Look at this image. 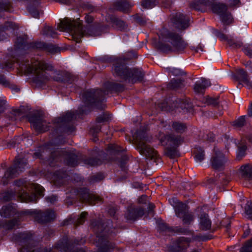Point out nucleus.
Segmentation results:
<instances>
[{
  "instance_id": "2",
  "label": "nucleus",
  "mask_w": 252,
  "mask_h": 252,
  "mask_svg": "<svg viewBox=\"0 0 252 252\" xmlns=\"http://www.w3.org/2000/svg\"><path fill=\"white\" fill-rule=\"evenodd\" d=\"M159 38V41L153 44L163 52L182 53L188 46L181 35L173 30L163 29Z\"/></svg>"
},
{
  "instance_id": "57",
  "label": "nucleus",
  "mask_w": 252,
  "mask_h": 252,
  "mask_svg": "<svg viewBox=\"0 0 252 252\" xmlns=\"http://www.w3.org/2000/svg\"><path fill=\"white\" fill-rule=\"evenodd\" d=\"M57 197L55 195H51L46 198V200L51 203H54L57 200Z\"/></svg>"
},
{
  "instance_id": "50",
  "label": "nucleus",
  "mask_w": 252,
  "mask_h": 252,
  "mask_svg": "<svg viewBox=\"0 0 252 252\" xmlns=\"http://www.w3.org/2000/svg\"><path fill=\"white\" fill-rule=\"evenodd\" d=\"M243 51L247 55L252 57V44L244 47Z\"/></svg>"
},
{
  "instance_id": "54",
  "label": "nucleus",
  "mask_w": 252,
  "mask_h": 252,
  "mask_svg": "<svg viewBox=\"0 0 252 252\" xmlns=\"http://www.w3.org/2000/svg\"><path fill=\"white\" fill-rule=\"evenodd\" d=\"M200 82L202 84V85L203 86V87L205 88V89L207 87H209L211 85V84L210 80H207V79H205V78H202L201 79Z\"/></svg>"
},
{
  "instance_id": "63",
  "label": "nucleus",
  "mask_w": 252,
  "mask_h": 252,
  "mask_svg": "<svg viewBox=\"0 0 252 252\" xmlns=\"http://www.w3.org/2000/svg\"><path fill=\"white\" fill-rule=\"evenodd\" d=\"M85 19L86 22L88 24L92 23L94 21L93 17L90 15H86Z\"/></svg>"
},
{
  "instance_id": "31",
  "label": "nucleus",
  "mask_w": 252,
  "mask_h": 252,
  "mask_svg": "<svg viewBox=\"0 0 252 252\" xmlns=\"http://www.w3.org/2000/svg\"><path fill=\"white\" fill-rule=\"evenodd\" d=\"M193 153L194 154V159L196 162H201L204 159V151L200 147H195Z\"/></svg>"
},
{
  "instance_id": "14",
  "label": "nucleus",
  "mask_w": 252,
  "mask_h": 252,
  "mask_svg": "<svg viewBox=\"0 0 252 252\" xmlns=\"http://www.w3.org/2000/svg\"><path fill=\"white\" fill-rule=\"evenodd\" d=\"M63 158L66 163L70 166H75L77 165L78 156L74 153L73 151L57 149L52 152L51 158L49 159L51 163L52 160H57Z\"/></svg>"
},
{
  "instance_id": "8",
  "label": "nucleus",
  "mask_w": 252,
  "mask_h": 252,
  "mask_svg": "<svg viewBox=\"0 0 252 252\" xmlns=\"http://www.w3.org/2000/svg\"><path fill=\"white\" fill-rule=\"evenodd\" d=\"M113 70L115 75L131 83L141 81L144 76V73L141 70L128 68L125 61L121 59L115 62Z\"/></svg>"
},
{
  "instance_id": "59",
  "label": "nucleus",
  "mask_w": 252,
  "mask_h": 252,
  "mask_svg": "<svg viewBox=\"0 0 252 252\" xmlns=\"http://www.w3.org/2000/svg\"><path fill=\"white\" fill-rule=\"evenodd\" d=\"M14 184L16 187H23L25 188V183L23 180H19L16 181L14 182Z\"/></svg>"
},
{
  "instance_id": "44",
  "label": "nucleus",
  "mask_w": 252,
  "mask_h": 252,
  "mask_svg": "<svg viewBox=\"0 0 252 252\" xmlns=\"http://www.w3.org/2000/svg\"><path fill=\"white\" fill-rule=\"evenodd\" d=\"M240 252H252V239L246 243Z\"/></svg>"
},
{
  "instance_id": "32",
  "label": "nucleus",
  "mask_w": 252,
  "mask_h": 252,
  "mask_svg": "<svg viewBox=\"0 0 252 252\" xmlns=\"http://www.w3.org/2000/svg\"><path fill=\"white\" fill-rule=\"evenodd\" d=\"M115 6L116 9L125 12L128 10L132 5L128 2L124 0L116 2Z\"/></svg>"
},
{
  "instance_id": "52",
  "label": "nucleus",
  "mask_w": 252,
  "mask_h": 252,
  "mask_svg": "<svg viewBox=\"0 0 252 252\" xmlns=\"http://www.w3.org/2000/svg\"><path fill=\"white\" fill-rule=\"evenodd\" d=\"M6 101L5 100L0 98V114L3 112L6 108Z\"/></svg>"
},
{
  "instance_id": "12",
  "label": "nucleus",
  "mask_w": 252,
  "mask_h": 252,
  "mask_svg": "<svg viewBox=\"0 0 252 252\" xmlns=\"http://www.w3.org/2000/svg\"><path fill=\"white\" fill-rule=\"evenodd\" d=\"M27 165V161L26 159L19 158H16L14 165L8 168L5 172L3 175L0 176L1 178L0 185L5 186L7 184L8 180L9 179L14 178L19 173L21 172Z\"/></svg>"
},
{
  "instance_id": "1",
  "label": "nucleus",
  "mask_w": 252,
  "mask_h": 252,
  "mask_svg": "<svg viewBox=\"0 0 252 252\" xmlns=\"http://www.w3.org/2000/svg\"><path fill=\"white\" fill-rule=\"evenodd\" d=\"M19 68L25 73H32L34 75V82L39 85L49 81L51 79L58 82L71 83L74 77L69 74H63L61 71L55 70L52 65L44 62L36 61L31 64L29 62L18 63Z\"/></svg>"
},
{
  "instance_id": "19",
  "label": "nucleus",
  "mask_w": 252,
  "mask_h": 252,
  "mask_svg": "<svg viewBox=\"0 0 252 252\" xmlns=\"http://www.w3.org/2000/svg\"><path fill=\"white\" fill-rule=\"evenodd\" d=\"M78 195L82 202L88 203L90 205H94L101 201V198L90 192L86 188L80 189Z\"/></svg>"
},
{
  "instance_id": "24",
  "label": "nucleus",
  "mask_w": 252,
  "mask_h": 252,
  "mask_svg": "<svg viewBox=\"0 0 252 252\" xmlns=\"http://www.w3.org/2000/svg\"><path fill=\"white\" fill-rule=\"evenodd\" d=\"M199 228L202 230H209L211 227V220L207 214L201 213L198 217Z\"/></svg>"
},
{
  "instance_id": "11",
  "label": "nucleus",
  "mask_w": 252,
  "mask_h": 252,
  "mask_svg": "<svg viewBox=\"0 0 252 252\" xmlns=\"http://www.w3.org/2000/svg\"><path fill=\"white\" fill-rule=\"evenodd\" d=\"M15 47L17 49L28 50L30 48L44 49L51 54H55L60 51V49L56 45L45 44L43 42L29 43L27 42V36L24 35L17 37L15 43Z\"/></svg>"
},
{
  "instance_id": "37",
  "label": "nucleus",
  "mask_w": 252,
  "mask_h": 252,
  "mask_svg": "<svg viewBox=\"0 0 252 252\" xmlns=\"http://www.w3.org/2000/svg\"><path fill=\"white\" fill-rule=\"evenodd\" d=\"M246 116L240 117L237 120L233 122V125L237 127H241L246 124Z\"/></svg>"
},
{
  "instance_id": "23",
  "label": "nucleus",
  "mask_w": 252,
  "mask_h": 252,
  "mask_svg": "<svg viewBox=\"0 0 252 252\" xmlns=\"http://www.w3.org/2000/svg\"><path fill=\"white\" fill-rule=\"evenodd\" d=\"M236 77L238 80L244 83L248 89H252V81L248 76L246 71L243 69H237Z\"/></svg>"
},
{
  "instance_id": "34",
  "label": "nucleus",
  "mask_w": 252,
  "mask_h": 252,
  "mask_svg": "<svg viewBox=\"0 0 252 252\" xmlns=\"http://www.w3.org/2000/svg\"><path fill=\"white\" fill-rule=\"evenodd\" d=\"M171 126L172 129L178 133L183 132L186 128V125L179 122H172Z\"/></svg>"
},
{
  "instance_id": "51",
  "label": "nucleus",
  "mask_w": 252,
  "mask_h": 252,
  "mask_svg": "<svg viewBox=\"0 0 252 252\" xmlns=\"http://www.w3.org/2000/svg\"><path fill=\"white\" fill-rule=\"evenodd\" d=\"M167 104V102L164 101L161 103H158V107L162 111H168L170 110V109L168 108Z\"/></svg>"
},
{
  "instance_id": "64",
  "label": "nucleus",
  "mask_w": 252,
  "mask_h": 252,
  "mask_svg": "<svg viewBox=\"0 0 252 252\" xmlns=\"http://www.w3.org/2000/svg\"><path fill=\"white\" fill-rule=\"evenodd\" d=\"M16 220H11L8 221L7 224V228L8 229H12L16 224Z\"/></svg>"
},
{
  "instance_id": "45",
  "label": "nucleus",
  "mask_w": 252,
  "mask_h": 252,
  "mask_svg": "<svg viewBox=\"0 0 252 252\" xmlns=\"http://www.w3.org/2000/svg\"><path fill=\"white\" fill-rule=\"evenodd\" d=\"M87 213L86 212H82L80 217L77 218L76 221L74 222V225L77 226L80 224L84 223L85 220V217H86Z\"/></svg>"
},
{
  "instance_id": "26",
  "label": "nucleus",
  "mask_w": 252,
  "mask_h": 252,
  "mask_svg": "<svg viewBox=\"0 0 252 252\" xmlns=\"http://www.w3.org/2000/svg\"><path fill=\"white\" fill-rule=\"evenodd\" d=\"M189 240L185 237H180L177 239L173 245L175 251L180 252L187 249L189 246Z\"/></svg>"
},
{
  "instance_id": "25",
  "label": "nucleus",
  "mask_w": 252,
  "mask_h": 252,
  "mask_svg": "<svg viewBox=\"0 0 252 252\" xmlns=\"http://www.w3.org/2000/svg\"><path fill=\"white\" fill-rule=\"evenodd\" d=\"M239 177L245 180H252V165L247 164L241 167L239 171Z\"/></svg>"
},
{
  "instance_id": "36",
  "label": "nucleus",
  "mask_w": 252,
  "mask_h": 252,
  "mask_svg": "<svg viewBox=\"0 0 252 252\" xmlns=\"http://www.w3.org/2000/svg\"><path fill=\"white\" fill-rule=\"evenodd\" d=\"M85 164L90 166H96L102 163V161L97 158H88L84 159Z\"/></svg>"
},
{
  "instance_id": "40",
  "label": "nucleus",
  "mask_w": 252,
  "mask_h": 252,
  "mask_svg": "<svg viewBox=\"0 0 252 252\" xmlns=\"http://www.w3.org/2000/svg\"><path fill=\"white\" fill-rule=\"evenodd\" d=\"M247 148L246 145H242L238 147V150L237 154V158L238 159H241L246 154V151Z\"/></svg>"
},
{
  "instance_id": "43",
  "label": "nucleus",
  "mask_w": 252,
  "mask_h": 252,
  "mask_svg": "<svg viewBox=\"0 0 252 252\" xmlns=\"http://www.w3.org/2000/svg\"><path fill=\"white\" fill-rule=\"evenodd\" d=\"M193 89L194 92L196 93H203L205 90V88L200 81H197L195 83Z\"/></svg>"
},
{
  "instance_id": "18",
  "label": "nucleus",
  "mask_w": 252,
  "mask_h": 252,
  "mask_svg": "<svg viewBox=\"0 0 252 252\" xmlns=\"http://www.w3.org/2000/svg\"><path fill=\"white\" fill-rule=\"evenodd\" d=\"M166 139L168 145L172 147L167 148L165 154L168 157L173 158L177 155V147L181 144L183 139L180 136H176L172 134L167 135Z\"/></svg>"
},
{
  "instance_id": "16",
  "label": "nucleus",
  "mask_w": 252,
  "mask_h": 252,
  "mask_svg": "<svg viewBox=\"0 0 252 252\" xmlns=\"http://www.w3.org/2000/svg\"><path fill=\"white\" fill-rule=\"evenodd\" d=\"M26 213L31 214L34 217L35 220L40 223H45L53 220L55 218V212L48 209L45 211L40 210L27 211Z\"/></svg>"
},
{
  "instance_id": "29",
  "label": "nucleus",
  "mask_w": 252,
  "mask_h": 252,
  "mask_svg": "<svg viewBox=\"0 0 252 252\" xmlns=\"http://www.w3.org/2000/svg\"><path fill=\"white\" fill-rule=\"evenodd\" d=\"M112 26L121 31H125L127 29V25L123 20L116 17L112 19Z\"/></svg>"
},
{
  "instance_id": "53",
  "label": "nucleus",
  "mask_w": 252,
  "mask_h": 252,
  "mask_svg": "<svg viewBox=\"0 0 252 252\" xmlns=\"http://www.w3.org/2000/svg\"><path fill=\"white\" fill-rule=\"evenodd\" d=\"M171 72L175 76H179L185 74V73L183 70L178 68H173Z\"/></svg>"
},
{
  "instance_id": "9",
  "label": "nucleus",
  "mask_w": 252,
  "mask_h": 252,
  "mask_svg": "<svg viewBox=\"0 0 252 252\" xmlns=\"http://www.w3.org/2000/svg\"><path fill=\"white\" fill-rule=\"evenodd\" d=\"M133 138L136 148L141 155L151 159L157 158V151L148 144L152 138L145 131H136L133 135Z\"/></svg>"
},
{
  "instance_id": "3",
  "label": "nucleus",
  "mask_w": 252,
  "mask_h": 252,
  "mask_svg": "<svg viewBox=\"0 0 252 252\" xmlns=\"http://www.w3.org/2000/svg\"><path fill=\"white\" fill-rule=\"evenodd\" d=\"M104 87V91L99 89H90L85 91L82 95L84 103L87 106L94 105L102 108V106H99V104L104 100L105 95L109 93L122 92L124 89L123 85L115 82H106Z\"/></svg>"
},
{
  "instance_id": "28",
  "label": "nucleus",
  "mask_w": 252,
  "mask_h": 252,
  "mask_svg": "<svg viewBox=\"0 0 252 252\" xmlns=\"http://www.w3.org/2000/svg\"><path fill=\"white\" fill-rule=\"evenodd\" d=\"M18 29V26L14 23L6 22L3 26L0 27V35H4V33L7 35L8 32H11L12 31Z\"/></svg>"
},
{
  "instance_id": "22",
  "label": "nucleus",
  "mask_w": 252,
  "mask_h": 252,
  "mask_svg": "<svg viewBox=\"0 0 252 252\" xmlns=\"http://www.w3.org/2000/svg\"><path fill=\"white\" fill-rule=\"evenodd\" d=\"M144 214V210L141 207L129 206L125 214V217L129 220H135L139 217H142Z\"/></svg>"
},
{
  "instance_id": "13",
  "label": "nucleus",
  "mask_w": 252,
  "mask_h": 252,
  "mask_svg": "<svg viewBox=\"0 0 252 252\" xmlns=\"http://www.w3.org/2000/svg\"><path fill=\"white\" fill-rule=\"evenodd\" d=\"M74 118L75 115L73 112H67L61 117L55 119L54 124L57 130H60L68 134L72 133L74 131L75 127L70 125L69 122Z\"/></svg>"
},
{
  "instance_id": "47",
  "label": "nucleus",
  "mask_w": 252,
  "mask_h": 252,
  "mask_svg": "<svg viewBox=\"0 0 252 252\" xmlns=\"http://www.w3.org/2000/svg\"><path fill=\"white\" fill-rule=\"evenodd\" d=\"M158 229L160 232H171L172 231V229L171 228H169L167 226L166 224L164 223H161L158 224Z\"/></svg>"
},
{
  "instance_id": "42",
  "label": "nucleus",
  "mask_w": 252,
  "mask_h": 252,
  "mask_svg": "<svg viewBox=\"0 0 252 252\" xmlns=\"http://www.w3.org/2000/svg\"><path fill=\"white\" fill-rule=\"evenodd\" d=\"M156 0H142L141 5L143 7L152 8L156 5Z\"/></svg>"
},
{
  "instance_id": "27",
  "label": "nucleus",
  "mask_w": 252,
  "mask_h": 252,
  "mask_svg": "<svg viewBox=\"0 0 252 252\" xmlns=\"http://www.w3.org/2000/svg\"><path fill=\"white\" fill-rule=\"evenodd\" d=\"M174 106L176 108H181L182 110L189 111L192 108V104L188 99H177L174 100Z\"/></svg>"
},
{
  "instance_id": "41",
  "label": "nucleus",
  "mask_w": 252,
  "mask_h": 252,
  "mask_svg": "<svg viewBox=\"0 0 252 252\" xmlns=\"http://www.w3.org/2000/svg\"><path fill=\"white\" fill-rule=\"evenodd\" d=\"M205 103L208 105L216 106L219 103V98L218 97L213 98L207 96L205 97Z\"/></svg>"
},
{
  "instance_id": "33",
  "label": "nucleus",
  "mask_w": 252,
  "mask_h": 252,
  "mask_svg": "<svg viewBox=\"0 0 252 252\" xmlns=\"http://www.w3.org/2000/svg\"><path fill=\"white\" fill-rule=\"evenodd\" d=\"M183 81L179 79H173L168 84V88L171 90H176L184 87Z\"/></svg>"
},
{
  "instance_id": "46",
  "label": "nucleus",
  "mask_w": 252,
  "mask_h": 252,
  "mask_svg": "<svg viewBox=\"0 0 252 252\" xmlns=\"http://www.w3.org/2000/svg\"><path fill=\"white\" fill-rule=\"evenodd\" d=\"M245 213L248 217L251 219H252V203L248 202L245 208Z\"/></svg>"
},
{
  "instance_id": "38",
  "label": "nucleus",
  "mask_w": 252,
  "mask_h": 252,
  "mask_svg": "<svg viewBox=\"0 0 252 252\" xmlns=\"http://www.w3.org/2000/svg\"><path fill=\"white\" fill-rule=\"evenodd\" d=\"M199 136L202 141H207L209 142L213 141L215 138L214 134L211 132L201 133Z\"/></svg>"
},
{
  "instance_id": "48",
  "label": "nucleus",
  "mask_w": 252,
  "mask_h": 252,
  "mask_svg": "<svg viewBox=\"0 0 252 252\" xmlns=\"http://www.w3.org/2000/svg\"><path fill=\"white\" fill-rule=\"evenodd\" d=\"M10 6V4L8 0H2L0 2V10H8Z\"/></svg>"
},
{
  "instance_id": "10",
  "label": "nucleus",
  "mask_w": 252,
  "mask_h": 252,
  "mask_svg": "<svg viewBox=\"0 0 252 252\" xmlns=\"http://www.w3.org/2000/svg\"><path fill=\"white\" fill-rule=\"evenodd\" d=\"M12 240L21 243L22 248L20 252H51V250L42 249L34 245L32 239V235L30 232L15 234Z\"/></svg>"
},
{
  "instance_id": "49",
  "label": "nucleus",
  "mask_w": 252,
  "mask_h": 252,
  "mask_svg": "<svg viewBox=\"0 0 252 252\" xmlns=\"http://www.w3.org/2000/svg\"><path fill=\"white\" fill-rule=\"evenodd\" d=\"M29 11L32 16L35 18H39V12L37 9L34 8L32 6L29 7Z\"/></svg>"
},
{
  "instance_id": "61",
  "label": "nucleus",
  "mask_w": 252,
  "mask_h": 252,
  "mask_svg": "<svg viewBox=\"0 0 252 252\" xmlns=\"http://www.w3.org/2000/svg\"><path fill=\"white\" fill-rule=\"evenodd\" d=\"M65 176H66L65 173H62V174H61L60 172H57L55 173V177L56 178H57L56 179L57 180L58 179L60 180V179H63V178H65Z\"/></svg>"
},
{
  "instance_id": "15",
  "label": "nucleus",
  "mask_w": 252,
  "mask_h": 252,
  "mask_svg": "<svg viewBox=\"0 0 252 252\" xmlns=\"http://www.w3.org/2000/svg\"><path fill=\"white\" fill-rule=\"evenodd\" d=\"M189 208L186 204L179 202L175 207V211L176 216L182 220L185 224H190L195 218L193 213L189 211Z\"/></svg>"
},
{
  "instance_id": "35",
  "label": "nucleus",
  "mask_w": 252,
  "mask_h": 252,
  "mask_svg": "<svg viewBox=\"0 0 252 252\" xmlns=\"http://www.w3.org/2000/svg\"><path fill=\"white\" fill-rule=\"evenodd\" d=\"M42 33L43 35L54 38L56 37L57 35V32L53 28L48 26H46L43 28L42 31Z\"/></svg>"
},
{
  "instance_id": "21",
  "label": "nucleus",
  "mask_w": 252,
  "mask_h": 252,
  "mask_svg": "<svg viewBox=\"0 0 252 252\" xmlns=\"http://www.w3.org/2000/svg\"><path fill=\"white\" fill-rule=\"evenodd\" d=\"M171 21L175 28L179 30H185L189 26V19L181 12L173 15Z\"/></svg>"
},
{
  "instance_id": "7",
  "label": "nucleus",
  "mask_w": 252,
  "mask_h": 252,
  "mask_svg": "<svg viewBox=\"0 0 252 252\" xmlns=\"http://www.w3.org/2000/svg\"><path fill=\"white\" fill-rule=\"evenodd\" d=\"M91 227L96 234V246L97 252H112L115 248V245L107 240L106 234H108L109 227L104 226L100 220H94L92 222Z\"/></svg>"
},
{
  "instance_id": "39",
  "label": "nucleus",
  "mask_w": 252,
  "mask_h": 252,
  "mask_svg": "<svg viewBox=\"0 0 252 252\" xmlns=\"http://www.w3.org/2000/svg\"><path fill=\"white\" fill-rule=\"evenodd\" d=\"M109 151L111 154L119 155V152L123 151L122 148L116 144H111L109 146Z\"/></svg>"
},
{
  "instance_id": "5",
  "label": "nucleus",
  "mask_w": 252,
  "mask_h": 252,
  "mask_svg": "<svg viewBox=\"0 0 252 252\" xmlns=\"http://www.w3.org/2000/svg\"><path fill=\"white\" fill-rule=\"evenodd\" d=\"M190 6L192 8L201 11H204L207 7L211 6L213 12L220 16L224 24H230L233 21L231 14L227 11V7L224 4L212 3V0H194Z\"/></svg>"
},
{
  "instance_id": "56",
  "label": "nucleus",
  "mask_w": 252,
  "mask_h": 252,
  "mask_svg": "<svg viewBox=\"0 0 252 252\" xmlns=\"http://www.w3.org/2000/svg\"><path fill=\"white\" fill-rule=\"evenodd\" d=\"M0 84L6 87L8 86L9 84L8 81L6 80L4 76H0Z\"/></svg>"
},
{
  "instance_id": "60",
  "label": "nucleus",
  "mask_w": 252,
  "mask_h": 252,
  "mask_svg": "<svg viewBox=\"0 0 252 252\" xmlns=\"http://www.w3.org/2000/svg\"><path fill=\"white\" fill-rule=\"evenodd\" d=\"M226 1L230 6H233L239 3L240 0H227Z\"/></svg>"
},
{
  "instance_id": "17",
  "label": "nucleus",
  "mask_w": 252,
  "mask_h": 252,
  "mask_svg": "<svg viewBox=\"0 0 252 252\" xmlns=\"http://www.w3.org/2000/svg\"><path fill=\"white\" fill-rule=\"evenodd\" d=\"M227 161V158L224 154L218 148H214L213 154L210 159L212 167L216 170H222Z\"/></svg>"
},
{
  "instance_id": "30",
  "label": "nucleus",
  "mask_w": 252,
  "mask_h": 252,
  "mask_svg": "<svg viewBox=\"0 0 252 252\" xmlns=\"http://www.w3.org/2000/svg\"><path fill=\"white\" fill-rule=\"evenodd\" d=\"M15 209L10 206H3L0 211L1 217L9 218L15 214Z\"/></svg>"
},
{
  "instance_id": "58",
  "label": "nucleus",
  "mask_w": 252,
  "mask_h": 252,
  "mask_svg": "<svg viewBox=\"0 0 252 252\" xmlns=\"http://www.w3.org/2000/svg\"><path fill=\"white\" fill-rule=\"evenodd\" d=\"M230 224V220L228 219H225L222 221L221 225L225 227L226 230H228L229 228Z\"/></svg>"
},
{
  "instance_id": "62",
  "label": "nucleus",
  "mask_w": 252,
  "mask_h": 252,
  "mask_svg": "<svg viewBox=\"0 0 252 252\" xmlns=\"http://www.w3.org/2000/svg\"><path fill=\"white\" fill-rule=\"evenodd\" d=\"M229 181V179L225 177L224 175H222V178L220 179V182L223 185H226Z\"/></svg>"
},
{
  "instance_id": "4",
  "label": "nucleus",
  "mask_w": 252,
  "mask_h": 252,
  "mask_svg": "<svg viewBox=\"0 0 252 252\" xmlns=\"http://www.w3.org/2000/svg\"><path fill=\"white\" fill-rule=\"evenodd\" d=\"M81 25V23L78 20H71L65 18L60 20L57 29L62 32H69L74 36H78L79 38L84 35L96 36L100 35V32L96 28L89 26L83 29Z\"/></svg>"
},
{
  "instance_id": "55",
  "label": "nucleus",
  "mask_w": 252,
  "mask_h": 252,
  "mask_svg": "<svg viewBox=\"0 0 252 252\" xmlns=\"http://www.w3.org/2000/svg\"><path fill=\"white\" fill-rule=\"evenodd\" d=\"M109 119V117L106 115L103 114L97 117V121L98 123H101L104 121H107Z\"/></svg>"
},
{
  "instance_id": "20",
  "label": "nucleus",
  "mask_w": 252,
  "mask_h": 252,
  "mask_svg": "<svg viewBox=\"0 0 252 252\" xmlns=\"http://www.w3.org/2000/svg\"><path fill=\"white\" fill-rule=\"evenodd\" d=\"M29 122L32 127L38 132H42L47 131V122L44 120L43 117L39 114L32 115L29 117Z\"/></svg>"
},
{
  "instance_id": "6",
  "label": "nucleus",
  "mask_w": 252,
  "mask_h": 252,
  "mask_svg": "<svg viewBox=\"0 0 252 252\" xmlns=\"http://www.w3.org/2000/svg\"><path fill=\"white\" fill-rule=\"evenodd\" d=\"M32 188L35 193L30 195L23 188L21 190H8L2 195L3 200L8 201L17 198L21 202H36L39 197L43 196L44 189L39 184H32Z\"/></svg>"
}]
</instances>
